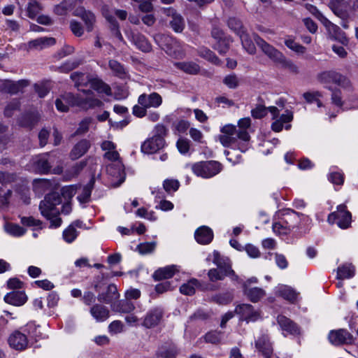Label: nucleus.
I'll return each instance as SVG.
<instances>
[{
	"label": "nucleus",
	"instance_id": "f257e3e1",
	"mask_svg": "<svg viewBox=\"0 0 358 358\" xmlns=\"http://www.w3.org/2000/svg\"><path fill=\"white\" fill-rule=\"evenodd\" d=\"M253 39L263 52L276 64L292 74L296 75L299 73V67L292 60L287 59L281 52L266 42L258 34H254Z\"/></svg>",
	"mask_w": 358,
	"mask_h": 358
},
{
	"label": "nucleus",
	"instance_id": "f03ea898",
	"mask_svg": "<svg viewBox=\"0 0 358 358\" xmlns=\"http://www.w3.org/2000/svg\"><path fill=\"white\" fill-rule=\"evenodd\" d=\"M60 203L62 199L56 192L46 194L44 199L40 202L39 210L42 215L50 220V227L57 228L62 222V218L59 217L60 212L57 209V206Z\"/></svg>",
	"mask_w": 358,
	"mask_h": 358
},
{
	"label": "nucleus",
	"instance_id": "7ed1b4c3",
	"mask_svg": "<svg viewBox=\"0 0 358 358\" xmlns=\"http://www.w3.org/2000/svg\"><path fill=\"white\" fill-rule=\"evenodd\" d=\"M83 92L86 94L85 97H83L80 94H74L68 92L62 95V99L69 106H78L83 108H93L102 104V102L99 99H95L91 96L93 94L92 90H83Z\"/></svg>",
	"mask_w": 358,
	"mask_h": 358
},
{
	"label": "nucleus",
	"instance_id": "20e7f679",
	"mask_svg": "<svg viewBox=\"0 0 358 358\" xmlns=\"http://www.w3.org/2000/svg\"><path fill=\"white\" fill-rule=\"evenodd\" d=\"M192 169L198 176L210 178L221 171L222 165L216 161L201 162L194 164Z\"/></svg>",
	"mask_w": 358,
	"mask_h": 358
},
{
	"label": "nucleus",
	"instance_id": "39448f33",
	"mask_svg": "<svg viewBox=\"0 0 358 358\" xmlns=\"http://www.w3.org/2000/svg\"><path fill=\"white\" fill-rule=\"evenodd\" d=\"M317 80L324 84L334 83L343 88L351 87L350 80L340 73L331 70L323 71L317 75Z\"/></svg>",
	"mask_w": 358,
	"mask_h": 358
},
{
	"label": "nucleus",
	"instance_id": "423d86ee",
	"mask_svg": "<svg viewBox=\"0 0 358 358\" xmlns=\"http://www.w3.org/2000/svg\"><path fill=\"white\" fill-rule=\"evenodd\" d=\"M234 313L239 315V321H245L247 323L256 322L262 318V311L255 310L251 304L242 303L236 306Z\"/></svg>",
	"mask_w": 358,
	"mask_h": 358
},
{
	"label": "nucleus",
	"instance_id": "0eeeda50",
	"mask_svg": "<svg viewBox=\"0 0 358 358\" xmlns=\"http://www.w3.org/2000/svg\"><path fill=\"white\" fill-rule=\"evenodd\" d=\"M213 262L217 265V269L222 271L227 276L230 277L232 280H239V277L231 268V261L228 257H222L218 251L215 250L213 252Z\"/></svg>",
	"mask_w": 358,
	"mask_h": 358
},
{
	"label": "nucleus",
	"instance_id": "6e6552de",
	"mask_svg": "<svg viewBox=\"0 0 358 358\" xmlns=\"http://www.w3.org/2000/svg\"><path fill=\"white\" fill-rule=\"evenodd\" d=\"M164 309L162 306H156L148 311L141 325L146 329H152L158 326L163 320Z\"/></svg>",
	"mask_w": 358,
	"mask_h": 358
},
{
	"label": "nucleus",
	"instance_id": "1a4fd4ad",
	"mask_svg": "<svg viewBox=\"0 0 358 358\" xmlns=\"http://www.w3.org/2000/svg\"><path fill=\"white\" fill-rule=\"evenodd\" d=\"M179 354L178 345L171 339H168L158 345L155 355L157 358H176Z\"/></svg>",
	"mask_w": 358,
	"mask_h": 358
},
{
	"label": "nucleus",
	"instance_id": "9d476101",
	"mask_svg": "<svg viewBox=\"0 0 358 358\" xmlns=\"http://www.w3.org/2000/svg\"><path fill=\"white\" fill-rule=\"evenodd\" d=\"M345 204H341L337 208V211L331 213L329 217L328 220L331 222L337 220L338 226L341 229H348L350 226L352 215L351 213L346 210Z\"/></svg>",
	"mask_w": 358,
	"mask_h": 358
},
{
	"label": "nucleus",
	"instance_id": "9b49d317",
	"mask_svg": "<svg viewBox=\"0 0 358 358\" xmlns=\"http://www.w3.org/2000/svg\"><path fill=\"white\" fill-rule=\"evenodd\" d=\"M155 40L168 55L176 56V49L179 47L178 42L176 38L167 34H157L155 37Z\"/></svg>",
	"mask_w": 358,
	"mask_h": 358
},
{
	"label": "nucleus",
	"instance_id": "f8f14e48",
	"mask_svg": "<svg viewBox=\"0 0 358 358\" xmlns=\"http://www.w3.org/2000/svg\"><path fill=\"white\" fill-rule=\"evenodd\" d=\"M329 340L334 345L350 344L353 341L352 335L346 329L332 330L329 334Z\"/></svg>",
	"mask_w": 358,
	"mask_h": 358
},
{
	"label": "nucleus",
	"instance_id": "ddd939ff",
	"mask_svg": "<svg viewBox=\"0 0 358 358\" xmlns=\"http://www.w3.org/2000/svg\"><path fill=\"white\" fill-rule=\"evenodd\" d=\"M40 115L37 111H26L22 113L17 122L21 127L32 129L39 122Z\"/></svg>",
	"mask_w": 358,
	"mask_h": 358
},
{
	"label": "nucleus",
	"instance_id": "4468645a",
	"mask_svg": "<svg viewBox=\"0 0 358 358\" xmlns=\"http://www.w3.org/2000/svg\"><path fill=\"white\" fill-rule=\"evenodd\" d=\"M73 15L82 19L85 22L86 30L88 32L92 31L96 23V16L90 10H86L84 7H78L73 11Z\"/></svg>",
	"mask_w": 358,
	"mask_h": 358
},
{
	"label": "nucleus",
	"instance_id": "2eb2a0df",
	"mask_svg": "<svg viewBox=\"0 0 358 358\" xmlns=\"http://www.w3.org/2000/svg\"><path fill=\"white\" fill-rule=\"evenodd\" d=\"M50 154L43 153L36 156L33 159V166L36 171L41 174H47L50 172L52 166L49 161Z\"/></svg>",
	"mask_w": 358,
	"mask_h": 358
},
{
	"label": "nucleus",
	"instance_id": "dca6fc26",
	"mask_svg": "<svg viewBox=\"0 0 358 358\" xmlns=\"http://www.w3.org/2000/svg\"><path fill=\"white\" fill-rule=\"evenodd\" d=\"M120 297L117 288L115 284H110L108 285L105 292H101L97 296V299L100 303L110 304L114 303Z\"/></svg>",
	"mask_w": 358,
	"mask_h": 358
},
{
	"label": "nucleus",
	"instance_id": "f3484780",
	"mask_svg": "<svg viewBox=\"0 0 358 358\" xmlns=\"http://www.w3.org/2000/svg\"><path fill=\"white\" fill-rule=\"evenodd\" d=\"M29 85V81L28 80L23 79L16 82L10 80H6L1 85V90L6 93L15 94Z\"/></svg>",
	"mask_w": 358,
	"mask_h": 358
},
{
	"label": "nucleus",
	"instance_id": "a211bd4d",
	"mask_svg": "<svg viewBox=\"0 0 358 358\" xmlns=\"http://www.w3.org/2000/svg\"><path fill=\"white\" fill-rule=\"evenodd\" d=\"M139 105L148 108H157L162 103V96L157 92H152L150 94H142L138 99Z\"/></svg>",
	"mask_w": 358,
	"mask_h": 358
},
{
	"label": "nucleus",
	"instance_id": "6ab92c4d",
	"mask_svg": "<svg viewBox=\"0 0 358 358\" xmlns=\"http://www.w3.org/2000/svg\"><path fill=\"white\" fill-rule=\"evenodd\" d=\"M165 145L164 138L160 137H152L145 141L141 145V150L146 154H152L160 149H162Z\"/></svg>",
	"mask_w": 358,
	"mask_h": 358
},
{
	"label": "nucleus",
	"instance_id": "aec40b11",
	"mask_svg": "<svg viewBox=\"0 0 358 358\" xmlns=\"http://www.w3.org/2000/svg\"><path fill=\"white\" fill-rule=\"evenodd\" d=\"M277 322L282 330L287 331L289 334L296 336L301 334V329L298 324L286 316L278 315Z\"/></svg>",
	"mask_w": 358,
	"mask_h": 358
},
{
	"label": "nucleus",
	"instance_id": "412c9836",
	"mask_svg": "<svg viewBox=\"0 0 358 358\" xmlns=\"http://www.w3.org/2000/svg\"><path fill=\"white\" fill-rule=\"evenodd\" d=\"M195 287H200L201 290H213L214 286L207 284L204 286L196 279H192L187 283L182 285L180 287V292L185 295H192L195 293Z\"/></svg>",
	"mask_w": 358,
	"mask_h": 358
},
{
	"label": "nucleus",
	"instance_id": "4be33fe9",
	"mask_svg": "<svg viewBox=\"0 0 358 358\" xmlns=\"http://www.w3.org/2000/svg\"><path fill=\"white\" fill-rule=\"evenodd\" d=\"M243 294L252 303H257L260 301L265 296L266 292L262 288L254 287H246L245 284L242 285Z\"/></svg>",
	"mask_w": 358,
	"mask_h": 358
},
{
	"label": "nucleus",
	"instance_id": "5701e85b",
	"mask_svg": "<svg viewBox=\"0 0 358 358\" xmlns=\"http://www.w3.org/2000/svg\"><path fill=\"white\" fill-rule=\"evenodd\" d=\"M255 348L265 358H269L273 353V348L267 335H262L255 341Z\"/></svg>",
	"mask_w": 358,
	"mask_h": 358
},
{
	"label": "nucleus",
	"instance_id": "b1692460",
	"mask_svg": "<svg viewBox=\"0 0 358 358\" xmlns=\"http://www.w3.org/2000/svg\"><path fill=\"white\" fill-rule=\"evenodd\" d=\"M8 343L11 348L17 350H24L28 344L27 336L18 331L10 336Z\"/></svg>",
	"mask_w": 358,
	"mask_h": 358
},
{
	"label": "nucleus",
	"instance_id": "393cba45",
	"mask_svg": "<svg viewBox=\"0 0 358 358\" xmlns=\"http://www.w3.org/2000/svg\"><path fill=\"white\" fill-rule=\"evenodd\" d=\"M27 301V296L23 291H12L4 296V301L8 304L20 306Z\"/></svg>",
	"mask_w": 358,
	"mask_h": 358
},
{
	"label": "nucleus",
	"instance_id": "a878e982",
	"mask_svg": "<svg viewBox=\"0 0 358 358\" xmlns=\"http://www.w3.org/2000/svg\"><path fill=\"white\" fill-rule=\"evenodd\" d=\"M108 67L114 76L121 80H126L129 78L128 70L120 62L115 59H110L108 61Z\"/></svg>",
	"mask_w": 358,
	"mask_h": 358
},
{
	"label": "nucleus",
	"instance_id": "bb28decb",
	"mask_svg": "<svg viewBox=\"0 0 358 358\" xmlns=\"http://www.w3.org/2000/svg\"><path fill=\"white\" fill-rule=\"evenodd\" d=\"M131 40L140 50L149 52L152 50V45L146 37L141 33H131Z\"/></svg>",
	"mask_w": 358,
	"mask_h": 358
},
{
	"label": "nucleus",
	"instance_id": "cd10ccee",
	"mask_svg": "<svg viewBox=\"0 0 358 358\" xmlns=\"http://www.w3.org/2000/svg\"><path fill=\"white\" fill-rule=\"evenodd\" d=\"M196 241L200 244H208L213 238V233L211 229L206 226L198 228L194 234Z\"/></svg>",
	"mask_w": 358,
	"mask_h": 358
},
{
	"label": "nucleus",
	"instance_id": "c85d7f7f",
	"mask_svg": "<svg viewBox=\"0 0 358 358\" xmlns=\"http://www.w3.org/2000/svg\"><path fill=\"white\" fill-rule=\"evenodd\" d=\"M91 143L87 139H82L77 143L70 152V157L73 160L77 159L84 155L90 149Z\"/></svg>",
	"mask_w": 358,
	"mask_h": 358
},
{
	"label": "nucleus",
	"instance_id": "c756f323",
	"mask_svg": "<svg viewBox=\"0 0 358 358\" xmlns=\"http://www.w3.org/2000/svg\"><path fill=\"white\" fill-rule=\"evenodd\" d=\"M90 313L97 322H103L109 317L110 312L107 307L96 303L90 308Z\"/></svg>",
	"mask_w": 358,
	"mask_h": 358
},
{
	"label": "nucleus",
	"instance_id": "7c9ffc66",
	"mask_svg": "<svg viewBox=\"0 0 358 358\" xmlns=\"http://www.w3.org/2000/svg\"><path fill=\"white\" fill-rule=\"evenodd\" d=\"M297 225V222L290 223L287 220H283L281 222L273 224V231L279 235H287L290 233L292 229Z\"/></svg>",
	"mask_w": 358,
	"mask_h": 358
},
{
	"label": "nucleus",
	"instance_id": "2f4dec72",
	"mask_svg": "<svg viewBox=\"0 0 358 358\" xmlns=\"http://www.w3.org/2000/svg\"><path fill=\"white\" fill-rule=\"evenodd\" d=\"M90 85L94 90L99 93H104L108 96L112 94L110 87L98 77L92 76Z\"/></svg>",
	"mask_w": 358,
	"mask_h": 358
},
{
	"label": "nucleus",
	"instance_id": "473e14b6",
	"mask_svg": "<svg viewBox=\"0 0 358 358\" xmlns=\"http://www.w3.org/2000/svg\"><path fill=\"white\" fill-rule=\"evenodd\" d=\"M134 308H135V306H134V303L131 301H129L127 299L125 300H121V301H118V299H117V301H115L114 302V303H112V308H111V309L113 311L124 313H130L132 310H134Z\"/></svg>",
	"mask_w": 358,
	"mask_h": 358
},
{
	"label": "nucleus",
	"instance_id": "72a5a7b5",
	"mask_svg": "<svg viewBox=\"0 0 358 358\" xmlns=\"http://www.w3.org/2000/svg\"><path fill=\"white\" fill-rule=\"evenodd\" d=\"M175 66L189 74H196L200 70L199 66L193 62H182L174 64Z\"/></svg>",
	"mask_w": 358,
	"mask_h": 358
},
{
	"label": "nucleus",
	"instance_id": "f704fd0d",
	"mask_svg": "<svg viewBox=\"0 0 358 358\" xmlns=\"http://www.w3.org/2000/svg\"><path fill=\"white\" fill-rule=\"evenodd\" d=\"M91 75H85L82 72H73L71 74V79L75 83V87L87 86L90 83Z\"/></svg>",
	"mask_w": 358,
	"mask_h": 358
},
{
	"label": "nucleus",
	"instance_id": "c9c22d12",
	"mask_svg": "<svg viewBox=\"0 0 358 358\" xmlns=\"http://www.w3.org/2000/svg\"><path fill=\"white\" fill-rule=\"evenodd\" d=\"M56 43V40L52 37L39 38L29 42V48L42 49L45 46L53 45Z\"/></svg>",
	"mask_w": 358,
	"mask_h": 358
},
{
	"label": "nucleus",
	"instance_id": "e433bc0d",
	"mask_svg": "<svg viewBox=\"0 0 358 358\" xmlns=\"http://www.w3.org/2000/svg\"><path fill=\"white\" fill-rule=\"evenodd\" d=\"M227 25L238 36L247 31L242 21L236 17H229L227 20Z\"/></svg>",
	"mask_w": 358,
	"mask_h": 358
},
{
	"label": "nucleus",
	"instance_id": "4c0bfd02",
	"mask_svg": "<svg viewBox=\"0 0 358 358\" xmlns=\"http://www.w3.org/2000/svg\"><path fill=\"white\" fill-rule=\"evenodd\" d=\"M175 273L174 266H166L157 269L153 274V278L155 280H162L169 279L173 277Z\"/></svg>",
	"mask_w": 358,
	"mask_h": 358
},
{
	"label": "nucleus",
	"instance_id": "58836bf2",
	"mask_svg": "<svg viewBox=\"0 0 358 358\" xmlns=\"http://www.w3.org/2000/svg\"><path fill=\"white\" fill-rule=\"evenodd\" d=\"M257 101L256 107L251 110V115L255 119H261L267 115L268 109L264 106V100L261 96L257 98Z\"/></svg>",
	"mask_w": 358,
	"mask_h": 358
},
{
	"label": "nucleus",
	"instance_id": "ea45409f",
	"mask_svg": "<svg viewBox=\"0 0 358 358\" xmlns=\"http://www.w3.org/2000/svg\"><path fill=\"white\" fill-rule=\"evenodd\" d=\"M279 295L291 303L296 300L298 293L291 287L282 286L278 290Z\"/></svg>",
	"mask_w": 358,
	"mask_h": 358
},
{
	"label": "nucleus",
	"instance_id": "a19ab883",
	"mask_svg": "<svg viewBox=\"0 0 358 358\" xmlns=\"http://www.w3.org/2000/svg\"><path fill=\"white\" fill-rule=\"evenodd\" d=\"M239 38L245 50L250 54H254L256 50L255 45L247 31L240 35Z\"/></svg>",
	"mask_w": 358,
	"mask_h": 358
},
{
	"label": "nucleus",
	"instance_id": "79ce46f5",
	"mask_svg": "<svg viewBox=\"0 0 358 358\" xmlns=\"http://www.w3.org/2000/svg\"><path fill=\"white\" fill-rule=\"evenodd\" d=\"M329 7L332 12L342 20H346L349 17L348 10L343 7L342 3L337 4V3H329Z\"/></svg>",
	"mask_w": 358,
	"mask_h": 358
},
{
	"label": "nucleus",
	"instance_id": "37998d69",
	"mask_svg": "<svg viewBox=\"0 0 358 358\" xmlns=\"http://www.w3.org/2000/svg\"><path fill=\"white\" fill-rule=\"evenodd\" d=\"M355 275V267L352 264L343 265L338 268L337 278L338 279L350 278Z\"/></svg>",
	"mask_w": 358,
	"mask_h": 358
},
{
	"label": "nucleus",
	"instance_id": "c03bdc74",
	"mask_svg": "<svg viewBox=\"0 0 358 358\" xmlns=\"http://www.w3.org/2000/svg\"><path fill=\"white\" fill-rule=\"evenodd\" d=\"M169 25L175 32L180 33L185 27L184 20L180 15L174 14L169 22Z\"/></svg>",
	"mask_w": 358,
	"mask_h": 358
},
{
	"label": "nucleus",
	"instance_id": "a18cd8bd",
	"mask_svg": "<svg viewBox=\"0 0 358 358\" xmlns=\"http://www.w3.org/2000/svg\"><path fill=\"white\" fill-rule=\"evenodd\" d=\"M231 42V40L229 37H225L221 40L216 41V43L213 45V48L218 51L220 54L224 55L229 50Z\"/></svg>",
	"mask_w": 358,
	"mask_h": 358
},
{
	"label": "nucleus",
	"instance_id": "49530a36",
	"mask_svg": "<svg viewBox=\"0 0 358 358\" xmlns=\"http://www.w3.org/2000/svg\"><path fill=\"white\" fill-rule=\"evenodd\" d=\"M42 9V6L38 1H29L27 8V16L31 19H34Z\"/></svg>",
	"mask_w": 358,
	"mask_h": 358
},
{
	"label": "nucleus",
	"instance_id": "de8ad7c7",
	"mask_svg": "<svg viewBox=\"0 0 358 358\" xmlns=\"http://www.w3.org/2000/svg\"><path fill=\"white\" fill-rule=\"evenodd\" d=\"M21 103L19 99H14L9 102L4 109L3 114L7 117L13 116L15 110H20Z\"/></svg>",
	"mask_w": 358,
	"mask_h": 358
},
{
	"label": "nucleus",
	"instance_id": "09e8293b",
	"mask_svg": "<svg viewBox=\"0 0 358 358\" xmlns=\"http://www.w3.org/2000/svg\"><path fill=\"white\" fill-rule=\"evenodd\" d=\"M223 83L229 89H236L240 85L241 80L235 74L231 73L226 76L222 80Z\"/></svg>",
	"mask_w": 358,
	"mask_h": 358
},
{
	"label": "nucleus",
	"instance_id": "8fccbe9b",
	"mask_svg": "<svg viewBox=\"0 0 358 358\" xmlns=\"http://www.w3.org/2000/svg\"><path fill=\"white\" fill-rule=\"evenodd\" d=\"M113 278L112 272L110 273H101L100 275L96 276L93 280L92 286L96 292H100L103 281Z\"/></svg>",
	"mask_w": 358,
	"mask_h": 358
},
{
	"label": "nucleus",
	"instance_id": "3c124183",
	"mask_svg": "<svg viewBox=\"0 0 358 358\" xmlns=\"http://www.w3.org/2000/svg\"><path fill=\"white\" fill-rule=\"evenodd\" d=\"M233 300V295L229 292L217 294L212 296V301L220 304L226 305Z\"/></svg>",
	"mask_w": 358,
	"mask_h": 358
},
{
	"label": "nucleus",
	"instance_id": "603ef678",
	"mask_svg": "<svg viewBox=\"0 0 358 358\" xmlns=\"http://www.w3.org/2000/svg\"><path fill=\"white\" fill-rule=\"evenodd\" d=\"M82 64H83V61L81 59H76L74 61H67L59 67V70L62 73H68V72L71 71L72 70L78 68Z\"/></svg>",
	"mask_w": 358,
	"mask_h": 358
},
{
	"label": "nucleus",
	"instance_id": "864d4df0",
	"mask_svg": "<svg viewBox=\"0 0 358 358\" xmlns=\"http://www.w3.org/2000/svg\"><path fill=\"white\" fill-rule=\"evenodd\" d=\"M328 90L331 91V101L337 106L341 107L343 105L342 101L341 91L340 89L332 87H327Z\"/></svg>",
	"mask_w": 358,
	"mask_h": 358
},
{
	"label": "nucleus",
	"instance_id": "5fc2aeb1",
	"mask_svg": "<svg viewBox=\"0 0 358 358\" xmlns=\"http://www.w3.org/2000/svg\"><path fill=\"white\" fill-rule=\"evenodd\" d=\"M57 193L60 195L62 199L63 197L66 201H70L76 194V189L74 186H66L62 188L61 193Z\"/></svg>",
	"mask_w": 358,
	"mask_h": 358
},
{
	"label": "nucleus",
	"instance_id": "6e6d98bb",
	"mask_svg": "<svg viewBox=\"0 0 358 358\" xmlns=\"http://www.w3.org/2000/svg\"><path fill=\"white\" fill-rule=\"evenodd\" d=\"M5 228L8 234L15 236H20L25 233V229L23 227L13 223L6 224Z\"/></svg>",
	"mask_w": 358,
	"mask_h": 358
},
{
	"label": "nucleus",
	"instance_id": "4d7b16f0",
	"mask_svg": "<svg viewBox=\"0 0 358 358\" xmlns=\"http://www.w3.org/2000/svg\"><path fill=\"white\" fill-rule=\"evenodd\" d=\"M285 44L287 48L299 54L305 53L306 48L303 45L296 43L292 39H287L285 41Z\"/></svg>",
	"mask_w": 358,
	"mask_h": 358
},
{
	"label": "nucleus",
	"instance_id": "13d9d810",
	"mask_svg": "<svg viewBox=\"0 0 358 358\" xmlns=\"http://www.w3.org/2000/svg\"><path fill=\"white\" fill-rule=\"evenodd\" d=\"M156 247V242H147V243H140L137 246V249L138 252L142 255H145L148 253L152 252Z\"/></svg>",
	"mask_w": 358,
	"mask_h": 358
},
{
	"label": "nucleus",
	"instance_id": "bf43d9fd",
	"mask_svg": "<svg viewBox=\"0 0 358 358\" xmlns=\"http://www.w3.org/2000/svg\"><path fill=\"white\" fill-rule=\"evenodd\" d=\"M222 333L221 331H212L208 332L205 335V341L207 343H210L213 344H217L219 343L221 341V336Z\"/></svg>",
	"mask_w": 358,
	"mask_h": 358
},
{
	"label": "nucleus",
	"instance_id": "052dcab7",
	"mask_svg": "<svg viewBox=\"0 0 358 358\" xmlns=\"http://www.w3.org/2000/svg\"><path fill=\"white\" fill-rule=\"evenodd\" d=\"M200 56L214 64L220 63V59L215 55V54L212 50L208 48L201 49L200 50Z\"/></svg>",
	"mask_w": 358,
	"mask_h": 358
},
{
	"label": "nucleus",
	"instance_id": "680f3d73",
	"mask_svg": "<svg viewBox=\"0 0 358 358\" xmlns=\"http://www.w3.org/2000/svg\"><path fill=\"white\" fill-rule=\"evenodd\" d=\"M77 236V231L73 225H70L63 232L64 239L68 242H73Z\"/></svg>",
	"mask_w": 358,
	"mask_h": 358
},
{
	"label": "nucleus",
	"instance_id": "e2e57ef3",
	"mask_svg": "<svg viewBox=\"0 0 358 358\" xmlns=\"http://www.w3.org/2000/svg\"><path fill=\"white\" fill-rule=\"evenodd\" d=\"M208 275L211 282L222 280L227 276L217 268L210 269L208 272Z\"/></svg>",
	"mask_w": 358,
	"mask_h": 358
},
{
	"label": "nucleus",
	"instance_id": "0e129e2a",
	"mask_svg": "<svg viewBox=\"0 0 358 358\" xmlns=\"http://www.w3.org/2000/svg\"><path fill=\"white\" fill-rule=\"evenodd\" d=\"M180 183L177 180H165L163 183L164 190L169 193L171 191H176L179 188Z\"/></svg>",
	"mask_w": 358,
	"mask_h": 358
},
{
	"label": "nucleus",
	"instance_id": "69168bd1",
	"mask_svg": "<svg viewBox=\"0 0 358 358\" xmlns=\"http://www.w3.org/2000/svg\"><path fill=\"white\" fill-rule=\"evenodd\" d=\"M90 124V120L88 119H85L79 124L78 128L72 135V136H76L78 135H82L86 133L89 130V126Z\"/></svg>",
	"mask_w": 358,
	"mask_h": 358
},
{
	"label": "nucleus",
	"instance_id": "338daca9",
	"mask_svg": "<svg viewBox=\"0 0 358 358\" xmlns=\"http://www.w3.org/2000/svg\"><path fill=\"white\" fill-rule=\"evenodd\" d=\"M190 141L187 138H179L176 145L179 152L182 154H186L189 150Z\"/></svg>",
	"mask_w": 358,
	"mask_h": 358
},
{
	"label": "nucleus",
	"instance_id": "774afa93",
	"mask_svg": "<svg viewBox=\"0 0 358 358\" xmlns=\"http://www.w3.org/2000/svg\"><path fill=\"white\" fill-rule=\"evenodd\" d=\"M15 175L8 172L0 171V183L2 185L9 184L14 182Z\"/></svg>",
	"mask_w": 358,
	"mask_h": 358
}]
</instances>
